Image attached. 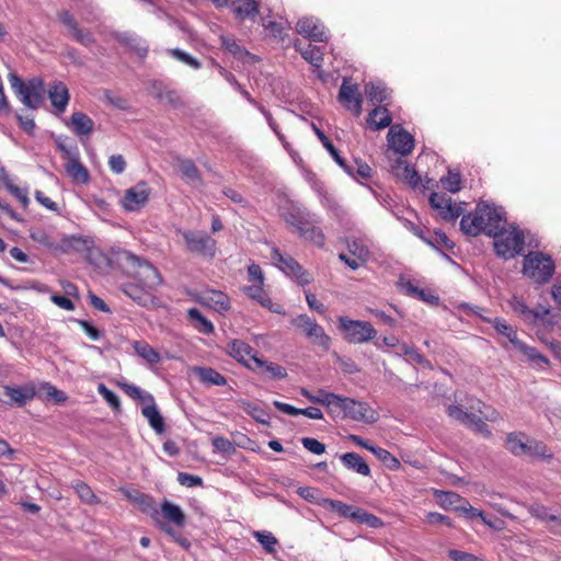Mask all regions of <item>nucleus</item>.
<instances>
[{
  "mask_svg": "<svg viewBox=\"0 0 561 561\" xmlns=\"http://www.w3.org/2000/svg\"><path fill=\"white\" fill-rule=\"evenodd\" d=\"M108 261L134 278V282L122 285L126 296L142 307L153 305L152 291L161 285L162 276L152 264L122 248H112Z\"/></svg>",
  "mask_w": 561,
  "mask_h": 561,
  "instance_id": "f257e3e1",
  "label": "nucleus"
},
{
  "mask_svg": "<svg viewBox=\"0 0 561 561\" xmlns=\"http://www.w3.org/2000/svg\"><path fill=\"white\" fill-rule=\"evenodd\" d=\"M502 225H506L503 209L486 202L478 203L474 210L462 215L460 220L461 231L471 237L495 234Z\"/></svg>",
  "mask_w": 561,
  "mask_h": 561,
  "instance_id": "f03ea898",
  "label": "nucleus"
},
{
  "mask_svg": "<svg viewBox=\"0 0 561 561\" xmlns=\"http://www.w3.org/2000/svg\"><path fill=\"white\" fill-rule=\"evenodd\" d=\"M490 237L494 239V249L499 256L508 260L523 253L525 238L517 227L505 229V225H502L496 233Z\"/></svg>",
  "mask_w": 561,
  "mask_h": 561,
  "instance_id": "7ed1b4c3",
  "label": "nucleus"
},
{
  "mask_svg": "<svg viewBox=\"0 0 561 561\" xmlns=\"http://www.w3.org/2000/svg\"><path fill=\"white\" fill-rule=\"evenodd\" d=\"M554 271V261L542 252H529L524 259L523 273L537 284L548 283Z\"/></svg>",
  "mask_w": 561,
  "mask_h": 561,
  "instance_id": "20e7f679",
  "label": "nucleus"
},
{
  "mask_svg": "<svg viewBox=\"0 0 561 561\" xmlns=\"http://www.w3.org/2000/svg\"><path fill=\"white\" fill-rule=\"evenodd\" d=\"M337 329L350 344H364L377 336V330L369 321L352 320L345 316L339 317Z\"/></svg>",
  "mask_w": 561,
  "mask_h": 561,
  "instance_id": "39448f33",
  "label": "nucleus"
},
{
  "mask_svg": "<svg viewBox=\"0 0 561 561\" xmlns=\"http://www.w3.org/2000/svg\"><path fill=\"white\" fill-rule=\"evenodd\" d=\"M176 233L182 237L188 253L209 260L215 257L217 241L205 231L178 229Z\"/></svg>",
  "mask_w": 561,
  "mask_h": 561,
  "instance_id": "423d86ee",
  "label": "nucleus"
},
{
  "mask_svg": "<svg viewBox=\"0 0 561 561\" xmlns=\"http://www.w3.org/2000/svg\"><path fill=\"white\" fill-rule=\"evenodd\" d=\"M57 148L61 153L65 161L64 168L69 178L73 182L85 184L90 180L88 169L80 161V152L76 144L67 145L66 142L58 141Z\"/></svg>",
  "mask_w": 561,
  "mask_h": 561,
  "instance_id": "0eeeda50",
  "label": "nucleus"
},
{
  "mask_svg": "<svg viewBox=\"0 0 561 561\" xmlns=\"http://www.w3.org/2000/svg\"><path fill=\"white\" fill-rule=\"evenodd\" d=\"M291 324L300 330L311 344L327 352L331 347V337L324 329L308 314L302 313L291 320Z\"/></svg>",
  "mask_w": 561,
  "mask_h": 561,
  "instance_id": "6e6552de",
  "label": "nucleus"
},
{
  "mask_svg": "<svg viewBox=\"0 0 561 561\" xmlns=\"http://www.w3.org/2000/svg\"><path fill=\"white\" fill-rule=\"evenodd\" d=\"M470 409L479 413L481 416L473 413L467 425L474 432L481 434L484 437L491 436V431L485 421L495 422L500 419V413L492 407L485 404L479 399H476L471 404Z\"/></svg>",
  "mask_w": 561,
  "mask_h": 561,
  "instance_id": "1a4fd4ad",
  "label": "nucleus"
},
{
  "mask_svg": "<svg viewBox=\"0 0 561 561\" xmlns=\"http://www.w3.org/2000/svg\"><path fill=\"white\" fill-rule=\"evenodd\" d=\"M271 259L285 274L296 277L300 285L311 283V274L289 254H283L277 248H273L271 251Z\"/></svg>",
  "mask_w": 561,
  "mask_h": 561,
  "instance_id": "9d476101",
  "label": "nucleus"
},
{
  "mask_svg": "<svg viewBox=\"0 0 561 561\" xmlns=\"http://www.w3.org/2000/svg\"><path fill=\"white\" fill-rule=\"evenodd\" d=\"M228 354L252 370L260 369L265 364L264 360L256 356V351L242 340H232L228 344Z\"/></svg>",
  "mask_w": 561,
  "mask_h": 561,
  "instance_id": "9b49d317",
  "label": "nucleus"
},
{
  "mask_svg": "<svg viewBox=\"0 0 561 561\" xmlns=\"http://www.w3.org/2000/svg\"><path fill=\"white\" fill-rule=\"evenodd\" d=\"M430 205L437 211L438 216L446 220H456L463 213L462 203L457 204L445 193H432Z\"/></svg>",
  "mask_w": 561,
  "mask_h": 561,
  "instance_id": "f8f14e48",
  "label": "nucleus"
},
{
  "mask_svg": "<svg viewBox=\"0 0 561 561\" xmlns=\"http://www.w3.org/2000/svg\"><path fill=\"white\" fill-rule=\"evenodd\" d=\"M149 196L150 188L147 182L141 181L125 191L119 204L126 211H138L148 203Z\"/></svg>",
  "mask_w": 561,
  "mask_h": 561,
  "instance_id": "ddd939ff",
  "label": "nucleus"
},
{
  "mask_svg": "<svg viewBox=\"0 0 561 561\" xmlns=\"http://www.w3.org/2000/svg\"><path fill=\"white\" fill-rule=\"evenodd\" d=\"M47 98L50 102V112L56 115H62L70 101V92L62 81H53L48 84L46 90Z\"/></svg>",
  "mask_w": 561,
  "mask_h": 561,
  "instance_id": "4468645a",
  "label": "nucleus"
},
{
  "mask_svg": "<svg viewBox=\"0 0 561 561\" xmlns=\"http://www.w3.org/2000/svg\"><path fill=\"white\" fill-rule=\"evenodd\" d=\"M387 138L389 147L401 156H408L414 149L413 136L400 125L391 126Z\"/></svg>",
  "mask_w": 561,
  "mask_h": 561,
  "instance_id": "2eb2a0df",
  "label": "nucleus"
},
{
  "mask_svg": "<svg viewBox=\"0 0 561 561\" xmlns=\"http://www.w3.org/2000/svg\"><path fill=\"white\" fill-rule=\"evenodd\" d=\"M337 99L347 111L355 116L360 115L363 99L357 84H351L347 79H343Z\"/></svg>",
  "mask_w": 561,
  "mask_h": 561,
  "instance_id": "dca6fc26",
  "label": "nucleus"
},
{
  "mask_svg": "<svg viewBox=\"0 0 561 561\" xmlns=\"http://www.w3.org/2000/svg\"><path fill=\"white\" fill-rule=\"evenodd\" d=\"M344 419H351L356 422L373 424L378 420V413L367 402L357 401L348 398Z\"/></svg>",
  "mask_w": 561,
  "mask_h": 561,
  "instance_id": "f3484780",
  "label": "nucleus"
},
{
  "mask_svg": "<svg viewBox=\"0 0 561 561\" xmlns=\"http://www.w3.org/2000/svg\"><path fill=\"white\" fill-rule=\"evenodd\" d=\"M58 18L59 21L66 26L68 35L79 44L83 46H90L95 42L93 34L87 28H81L70 12L62 11L58 14Z\"/></svg>",
  "mask_w": 561,
  "mask_h": 561,
  "instance_id": "a211bd4d",
  "label": "nucleus"
},
{
  "mask_svg": "<svg viewBox=\"0 0 561 561\" xmlns=\"http://www.w3.org/2000/svg\"><path fill=\"white\" fill-rule=\"evenodd\" d=\"M196 300L201 305L214 309L219 313L227 312L231 308L228 295L215 289H205L201 291Z\"/></svg>",
  "mask_w": 561,
  "mask_h": 561,
  "instance_id": "6ab92c4d",
  "label": "nucleus"
},
{
  "mask_svg": "<svg viewBox=\"0 0 561 561\" xmlns=\"http://www.w3.org/2000/svg\"><path fill=\"white\" fill-rule=\"evenodd\" d=\"M9 82L11 89L20 101L27 107H35L33 103V96H35V79L28 80V83H24L23 80L15 73L9 75Z\"/></svg>",
  "mask_w": 561,
  "mask_h": 561,
  "instance_id": "aec40b11",
  "label": "nucleus"
},
{
  "mask_svg": "<svg viewBox=\"0 0 561 561\" xmlns=\"http://www.w3.org/2000/svg\"><path fill=\"white\" fill-rule=\"evenodd\" d=\"M296 31L313 42H325L328 39L324 27L311 18H302L296 24Z\"/></svg>",
  "mask_w": 561,
  "mask_h": 561,
  "instance_id": "412c9836",
  "label": "nucleus"
},
{
  "mask_svg": "<svg viewBox=\"0 0 561 561\" xmlns=\"http://www.w3.org/2000/svg\"><path fill=\"white\" fill-rule=\"evenodd\" d=\"M391 171L397 179L403 181L411 187H416L421 182L416 170L401 158L397 159L391 165Z\"/></svg>",
  "mask_w": 561,
  "mask_h": 561,
  "instance_id": "4be33fe9",
  "label": "nucleus"
},
{
  "mask_svg": "<svg viewBox=\"0 0 561 561\" xmlns=\"http://www.w3.org/2000/svg\"><path fill=\"white\" fill-rule=\"evenodd\" d=\"M66 125L78 137L89 136L94 129V122L83 112L72 113Z\"/></svg>",
  "mask_w": 561,
  "mask_h": 561,
  "instance_id": "5701e85b",
  "label": "nucleus"
},
{
  "mask_svg": "<svg viewBox=\"0 0 561 561\" xmlns=\"http://www.w3.org/2000/svg\"><path fill=\"white\" fill-rule=\"evenodd\" d=\"M348 397H342L332 392H323L321 405L325 407L332 417L344 419Z\"/></svg>",
  "mask_w": 561,
  "mask_h": 561,
  "instance_id": "b1692460",
  "label": "nucleus"
},
{
  "mask_svg": "<svg viewBox=\"0 0 561 561\" xmlns=\"http://www.w3.org/2000/svg\"><path fill=\"white\" fill-rule=\"evenodd\" d=\"M243 293L251 299L257 301L262 307L267 308L272 312L280 313V307L274 305L268 294L264 290L263 285L253 284L243 287Z\"/></svg>",
  "mask_w": 561,
  "mask_h": 561,
  "instance_id": "393cba45",
  "label": "nucleus"
},
{
  "mask_svg": "<svg viewBox=\"0 0 561 561\" xmlns=\"http://www.w3.org/2000/svg\"><path fill=\"white\" fill-rule=\"evenodd\" d=\"M529 440L524 432H512L506 436L505 447L514 456H527Z\"/></svg>",
  "mask_w": 561,
  "mask_h": 561,
  "instance_id": "a878e982",
  "label": "nucleus"
},
{
  "mask_svg": "<svg viewBox=\"0 0 561 561\" xmlns=\"http://www.w3.org/2000/svg\"><path fill=\"white\" fill-rule=\"evenodd\" d=\"M192 371L205 386H225L227 378L211 367L194 366Z\"/></svg>",
  "mask_w": 561,
  "mask_h": 561,
  "instance_id": "bb28decb",
  "label": "nucleus"
},
{
  "mask_svg": "<svg viewBox=\"0 0 561 561\" xmlns=\"http://www.w3.org/2000/svg\"><path fill=\"white\" fill-rule=\"evenodd\" d=\"M161 514L165 520L171 523L178 528H183L186 522V516L181 507L168 500L161 503Z\"/></svg>",
  "mask_w": 561,
  "mask_h": 561,
  "instance_id": "cd10ccee",
  "label": "nucleus"
},
{
  "mask_svg": "<svg viewBox=\"0 0 561 561\" xmlns=\"http://www.w3.org/2000/svg\"><path fill=\"white\" fill-rule=\"evenodd\" d=\"M141 414L148 420L149 425L157 434L165 432V423L161 413L159 412L154 400L146 403L141 409Z\"/></svg>",
  "mask_w": 561,
  "mask_h": 561,
  "instance_id": "c85d7f7f",
  "label": "nucleus"
},
{
  "mask_svg": "<svg viewBox=\"0 0 561 561\" xmlns=\"http://www.w3.org/2000/svg\"><path fill=\"white\" fill-rule=\"evenodd\" d=\"M392 123V116L389 110L385 106H377L369 112L367 117L368 126L374 130H379L390 126Z\"/></svg>",
  "mask_w": 561,
  "mask_h": 561,
  "instance_id": "c756f323",
  "label": "nucleus"
},
{
  "mask_svg": "<svg viewBox=\"0 0 561 561\" xmlns=\"http://www.w3.org/2000/svg\"><path fill=\"white\" fill-rule=\"evenodd\" d=\"M232 11L240 21L253 19L259 13V2L255 0H233Z\"/></svg>",
  "mask_w": 561,
  "mask_h": 561,
  "instance_id": "7c9ffc66",
  "label": "nucleus"
},
{
  "mask_svg": "<svg viewBox=\"0 0 561 561\" xmlns=\"http://www.w3.org/2000/svg\"><path fill=\"white\" fill-rule=\"evenodd\" d=\"M295 49L299 51L302 58L313 67L320 68L323 64V51L320 47L308 44L306 47L301 46L300 41H296Z\"/></svg>",
  "mask_w": 561,
  "mask_h": 561,
  "instance_id": "2f4dec72",
  "label": "nucleus"
},
{
  "mask_svg": "<svg viewBox=\"0 0 561 561\" xmlns=\"http://www.w3.org/2000/svg\"><path fill=\"white\" fill-rule=\"evenodd\" d=\"M342 463L350 470L364 477L370 474V469L365 459L357 453H346L341 456Z\"/></svg>",
  "mask_w": 561,
  "mask_h": 561,
  "instance_id": "473e14b6",
  "label": "nucleus"
},
{
  "mask_svg": "<svg viewBox=\"0 0 561 561\" xmlns=\"http://www.w3.org/2000/svg\"><path fill=\"white\" fill-rule=\"evenodd\" d=\"M187 318L192 325L199 332L206 335L214 333L215 327L210 320L205 318L196 308H191L187 311Z\"/></svg>",
  "mask_w": 561,
  "mask_h": 561,
  "instance_id": "72a5a7b5",
  "label": "nucleus"
},
{
  "mask_svg": "<svg viewBox=\"0 0 561 561\" xmlns=\"http://www.w3.org/2000/svg\"><path fill=\"white\" fill-rule=\"evenodd\" d=\"M446 495L450 499L453 497L456 499L458 502H461V505L457 506L456 510L463 513L468 518L480 517L485 525L493 527L492 523L486 519L483 511L471 506L467 500L460 497L456 493L447 492Z\"/></svg>",
  "mask_w": 561,
  "mask_h": 561,
  "instance_id": "f704fd0d",
  "label": "nucleus"
},
{
  "mask_svg": "<svg viewBox=\"0 0 561 561\" xmlns=\"http://www.w3.org/2000/svg\"><path fill=\"white\" fill-rule=\"evenodd\" d=\"M4 394L19 407L24 405L26 401L32 400L35 396L34 388L23 387H4Z\"/></svg>",
  "mask_w": 561,
  "mask_h": 561,
  "instance_id": "c9c22d12",
  "label": "nucleus"
},
{
  "mask_svg": "<svg viewBox=\"0 0 561 561\" xmlns=\"http://www.w3.org/2000/svg\"><path fill=\"white\" fill-rule=\"evenodd\" d=\"M133 347L135 353L150 365H156L161 360L159 352L146 341H136Z\"/></svg>",
  "mask_w": 561,
  "mask_h": 561,
  "instance_id": "e433bc0d",
  "label": "nucleus"
},
{
  "mask_svg": "<svg viewBox=\"0 0 561 561\" xmlns=\"http://www.w3.org/2000/svg\"><path fill=\"white\" fill-rule=\"evenodd\" d=\"M178 167L181 171L182 175L191 181V182H197L202 183V174L198 170L197 165L192 159L187 158H179L178 159Z\"/></svg>",
  "mask_w": 561,
  "mask_h": 561,
  "instance_id": "4c0bfd02",
  "label": "nucleus"
},
{
  "mask_svg": "<svg viewBox=\"0 0 561 561\" xmlns=\"http://www.w3.org/2000/svg\"><path fill=\"white\" fill-rule=\"evenodd\" d=\"M221 46L229 51L231 55L239 59L251 58L253 59L255 56L249 53L245 48L241 47L237 41L232 36L221 35L220 36Z\"/></svg>",
  "mask_w": 561,
  "mask_h": 561,
  "instance_id": "58836bf2",
  "label": "nucleus"
},
{
  "mask_svg": "<svg viewBox=\"0 0 561 561\" xmlns=\"http://www.w3.org/2000/svg\"><path fill=\"white\" fill-rule=\"evenodd\" d=\"M535 366L542 368L549 364V359L538 352L537 348L531 347L519 341L515 345Z\"/></svg>",
  "mask_w": 561,
  "mask_h": 561,
  "instance_id": "ea45409f",
  "label": "nucleus"
},
{
  "mask_svg": "<svg viewBox=\"0 0 561 561\" xmlns=\"http://www.w3.org/2000/svg\"><path fill=\"white\" fill-rule=\"evenodd\" d=\"M365 94L373 104L383 103L389 96L388 90L382 84L373 82L365 85Z\"/></svg>",
  "mask_w": 561,
  "mask_h": 561,
  "instance_id": "a19ab883",
  "label": "nucleus"
},
{
  "mask_svg": "<svg viewBox=\"0 0 561 561\" xmlns=\"http://www.w3.org/2000/svg\"><path fill=\"white\" fill-rule=\"evenodd\" d=\"M72 488L75 489L78 496L82 502L87 504H98L100 503L99 497L94 494L93 490L83 481L78 480L72 482Z\"/></svg>",
  "mask_w": 561,
  "mask_h": 561,
  "instance_id": "79ce46f5",
  "label": "nucleus"
},
{
  "mask_svg": "<svg viewBox=\"0 0 561 561\" xmlns=\"http://www.w3.org/2000/svg\"><path fill=\"white\" fill-rule=\"evenodd\" d=\"M299 234L306 240L313 242L319 248L324 245L325 237L323 231L321 228L312 226L309 221L308 226H305Z\"/></svg>",
  "mask_w": 561,
  "mask_h": 561,
  "instance_id": "37998d69",
  "label": "nucleus"
},
{
  "mask_svg": "<svg viewBox=\"0 0 561 561\" xmlns=\"http://www.w3.org/2000/svg\"><path fill=\"white\" fill-rule=\"evenodd\" d=\"M527 456L550 460L552 459L553 454L545 443L530 438Z\"/></svg>",
  "mask_w": 561,
  "mask_h": 561,
  "instance_id": "c03bdc74",
  "label": "nucleus"
},
{
  "mask_svg": "<svg viewBox=\"0 0 561 561\" xmlns=\"http://www.w3.org/2000/svg\"><path fill=\"white\" fill-rule=\"evenodd\" d=\"M493 327L497 333L506 336L512 344L516 345L519 342L516 330L510 325L505 319L495 318L493 320Z\"/></svg>",
  "mask_w": 561,
  "mask_h": 561,
  "instance_id": "a18cd8bd",
  "label": "nucleus"
},
{
  "mask_svg": "<svg viewBox=\"0 0 561 561\" xmlns=\"http://www.w3.org/2000/svg\"><path fill=\"white\" fill-rule=\"evenodd\" d=\"M442 186L450 193L461 190V174L458 171L448 170L445 176L440 178Z\"/></svg>",
  "mask_w": 561,
  "mask_h": 561,
  "instance_id": "49530a36",
  "label": "nucleus"
},
{
  "mask_svg": "<svg viewBox=\"0 0 561 561\" xmlns=\"http://www.w3.org/2000/svg\"><path fill=\"white\" fill-rule=\"evenodd\" d=\"M253 537L262 545L266 552H275L278 540L271 531L256 530L253 531Z\"/></svg>",
  "mask_w": 561,
  "mask_h": 561,
  "instance_id": "de8ad7c7",
  "label": "nucleus"
},
{
  "mask_svg": "<svg viewBox=\"0 0 561 561\" xmlns=\"http://www.w3.org/2000/svg\"><path fill=\"white\" fill-rule=\"evenodd\" d=\"M529 514L545 523H551L552 519H556V514L550 513V510L539 503H534L528 508Z\"/></svg>",
  "mask_w": 561,
  "mask_h": 561,
  "instance_id": "09e8293b",
  "label": "nucleus"
},
{
  "mask_svg": "<svg viewBox=\"0 0 561 561\" xmlns=\"http://www.w3.org/2000/svg\"><path fill=\"white\" fill-rule=\"evenodd\" d=\"M122 388L125 391V393L129 396L131 399L139 400L145 404L153 401L152 394L142 391L139 387L135 385L124 383Z\"/></svg>",
  "mask_w": 561,
  "mask_h": 561,
  "instance_id": "8fccbe9b",
  "label": "nucleus"
},
{
  "mask_svg": "<svg viewBox=\"0 0 561 561\" xmlns=\"http://www.w3.org/2000/svg\"><path fill=\"white\" fill-rule=\"evenodd\" d=\"M286 224L295 227L300 233L305 226H308V220L299 210H290L283 215Z\"/></svg>",
  "mask_w": 561,
  "mask_h": 561,
  "instance_id": "3c124183",
  "label": "nucleus"
},
{
  "mask_svg": "<svg viewBox=\"0 0 561 561\" xmlns=\"http://www.w3.org/2000/svg\"><path fill=\"white\" fill-rule=\"evenodd\" d=\"M98 392L103 397V399L115 412L121 411V400L115 392L110 390L104 383H99Z\"/></svg>",
  "mask_w": 561,
  "mask_h": 561,
  "instance_id": "603ef678",
  "label": "nucleus"
},
{
  "mask_svg": "<svg viewBox=\"0 0 561 561\" xmlns=\"http://www.w3.org/2000/svg\"><path fill=\"white\" fill-rule=\"evenodd\" d=\"M7 190L23 205L26 206L30 202L26 190L16 186L9 178L3 179Z\"/></svg>",
  "mask_w": 561,
  "mask_h": 561,
  "instance_id": "864d4df0",
  "label": "nucleus"
},
{
  "mask_svg": "<svg viewBox=\"0 0 561 561\" xmlns=\"http://www.w3.org/2000/svg\"><path fill=\"white\" fill-rule=\"evenodd\" d=\"M134 501L139 505L144 513L151 514L152 516L158 514L157 510L154 508V500L152 496L145 493H138Z\"/></svg>",
  "mask_w": 561,
  "mask_h": 561,
  "instance_id": "5fc2aeb1",
  "label": "nucleus"
},
{
  "mask_svg": "<svg viewBox=\"0 0 561 561\" xmlns=\"http://www.w3.org/2000/svg\"><path fill=\"white\" fill-rule=\"evenodd\" d=\"M347 249L352 256L368 260L369 250L360 240L353 239L352 241H348Z\"/></svg>",
  "mask_w": 561,
  "mask_h": 561,
  "instance_id": "6e6d98bb",
  "label": "nucleus"
},
{
  "mask_svg": "<svg viewBox=\"0 0 561 561\" xmlns=\"http://www.w3.org/2000/svg\"><path fill=\"white\" fill-rule=\"evenodd\" d=\"M446 412L449 417L458 421L459 423L466 426L468 425L471 415L473 414V412H467L462 410L460 407L454 404L449 405Z\"/></svg>",
  "mask_w": 561,
  "mask_h": 561,
  "instance_id": "4d7b16f0",
  "label": "nucleus"
},
{
  "mask_svg": "<svg viewBox=\"0 0 561 561\" xmlns=\"http://www.w3.org/2000/svg\"><path fill=\"white\" fill-rule=\"evenodd\" d=\"M371 453H374L381 461H383L389 468L398 469L400 467V461L391 455L387 449L381 447L371 448Z\"/></svg>",
  "mask_w": 561,
  "mask_h": 561,
  "instance_id": "13d9d810",
  "label": "nucleus"
},
{
  "mask_svg": "<svg viewBox=\"0 0 561 561\" xmlns=\"http://www.w3.org/2000/svg\"><path fill=\"white\" fill-rule=\"evenodd\" d=\"M512 305V308L515 312L522 314L526 320H536L538 318V313L535 312L534 310L529 309L526 304L514 297V299L512 300L511 302Z\"/></svg>",
  "mask_w": 561,
  "mask_h": 561,
  "instance_id": "bf43d9fd",
  "label": "nucleus"
},
{
  "mask_svg": "<svg viewBox=\"0 0 561 561\" xmlns=\"http://www.w3.org/2000/svg\"><path fill=\"white\" fill-rule=\"evenodd\" d=\"M169 54L172 57L188 65L190 67H192L194 69H199L202 67V64L195 57L191 56L190 54H187L179 48L171 49L169 51Z\"/></svg>",
  "mask_w": 561,
  "mask_h": 561,
  "instance_id": "052dcab7",
  "label": "nucleus"
},
{
  "mask_svg": "<svg viewBox=\"0 0 561 561\" xmlns=\"http://www.w3.org/2000/svg\"><path fill=\"white\" fill-rule=\"evenodd\" d=\"M178 482L186 488L203 486V479L199 476L187 472H179Z\"/></svg>",
  "mask_w": 561,
  "mask_h": 561,
  "instance_id": "680f3d73",
  "label": "nucleus"
},
{
  "mask_svg": "<svg viewBox=\"0 0 561 561\" xmlns=\"http://www.w3.org/2000/svg\"><path fill=\"white\" fill-rule=\"evenodd\" d=\"M213 446L216 450L222 454L231 455L236 453V447L232 442L222 436L215 437L213 439Z\"/></svg>",
  "mask_w": 561,
  "mask_h": 561,
  "instance_id": "e2e57ef3",
  "label": "nucleus"
},
{
  "mask_svg": "<svg viewBox=\"0 0 561 561\" xmlns=\"http://www.w3.org/2000/svg\"><path fill=\"white\" fill-rule=\"evenodd\" d=\"M301 444L308 451L314 455H321L325 451V445L312 437H304Z\"/></svg>",
  "mask_w": 561,
  "mask_h": 561,
  "instance_id": "0e129e2a",
  "label": "nucleus"
},
{
  "mask_svg": "<svg viewBox=\"0 0 561 561\" xmlns=\"http://www.w3.org/2000/svg\"><path fill=\"white\" fill-rule=\"evenodd\" d=\"M329 504L332 511L339 513L341 516L356 518V514L351 513V511L353 510L352 505L334 500H331Z\"/></svg>",
  "mask_w": 561,
  "mask_h": 561,
  "instance_id": "69168bd1",
  "label": "nucleus"
},
{
  "mask_svg": "<svg viewBox=\"0 0 561 561\" xmlns=\"http://www.w3.org/2000/svg\"><path fill=\"white\" fill-rule=\"evenodd\" d=\"M245 412L262 424H267V413L256 404L247 403Z\"/></svg>",
  "mask_w": 561,
  "mask_h": 561,
  "instance_id": "338daca9",
  "label": "nucleus"
},
{
  "mask_svg": "<svg viewBox=\"0 0 561 561\" xmlns=\"http://www.w3.org/2000/svg\"><path fill=\"white\" fill-rule=\"evenodd\" d=\"M448 557L453 560V561H484L482 560L481 558L472 554V553H469V552H466V551H460V550H456V549H451L448 551Z\"/></svg>",
  "mask_w": 561,
  "mask_h": 561,
  "instance_id": "774afa93",
  "label": "nucleus"
}]
</instances>
